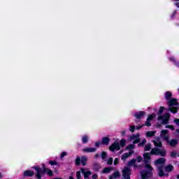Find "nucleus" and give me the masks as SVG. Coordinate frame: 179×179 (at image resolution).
Wrapping results in <instances>:
<instances>
[{
    "instance_id": "7c9ffc66",
    "label": "nucleus",
    "mask_w": 179,
    "mask_h": 179,
    "mask_svg": "<svg viewBox=\"0 0 179 179\" xmlns=\"http://www.w3.org/2000/svg\"><path fill=\"white\" fill-rule=\"evenodd\" d=\"M80 162H81L80 157H77L76 159V164L77 166H80Z\"/></svg>"
},
{
    "instance_id": "c756f323",
    "label": "nucleus",
    "mask_w": 179,
    "mask_h": 179,
    "mask_svg": "<svg viewBox=\"0 0 179 179\" xmlns=\"http://www.w3.org/2000/svg\"><path fill=\"white\" fill-rule=\"evenodd\" d=\"M125 143H127V141H125V139H122V140H120V145L122 148H124V146H125Z\"/></svg>"
},
{
    "instance_id": "c85d7f7f",
    "label": "nucleus",
    "mask_w": 179,
    "mask_h": 179,
    "mask_svg": "<svg viewBox=\"0 0 179 179\" xmlns=\"http://www.w3.org/2000/svg\"><path fill=\"white\" fill-rule=\"evenodd\" d=\"M113 157H109L107 160H106V163L108 166H111V164H113Z\"/></svg>"
},
{
    "instance_id": "dca6fc26",
    "label": "nucleus",
    "mask_w": 179,
    "mask_h": 179,
    "mask_svg": "<svg viewBox=\"0 0 179 179\" xmlns=\"http://www.w3.org/2000/svg\"><path fill=\"white\" fill-rule=\"evenodd\" d=\"M144 115H145V112L143 111H140L135 114V117L138 120H141V118H142V117H143Z\"/></svg>"
},
{
    "instance_id": "680f3d73",
    "label": "nucleus",
    "mask_w": 179,
    "mask_h": 179,
    "mask_svg": "<svg viewBox=\"0 0 179 179\" xmlns=\"http://www.w3.org/2000/svg\"><path fill=\"white\" fill-rule=\"evenodd\" d=\"M177 178L179 179V175H178Z\"/></svg>"
},
{
    "instance_id": "393cba45",
    "label": "nucleus",
    "mask_w": 179,
    "mask_h": 179,
    "mask_svg": "<svg viewBox=\"0 0 179 179\" xmlns=\"http://www.w3.org/2000/svg\"><path fill=\"white\" fill-rule=\"evenodd\" d=\"M171 96H172V94L170 92H166L165 94V97L166 100H171L170 99H171Z\"/></svg>"
},
{
    "instance_id": "0eeeda50",
    "label": "nucleus",
    "mask_w": 179,
    "mask_h": 179,
    "mask_svg": "<svg viewBox=\"0 0 179 179\" xmlns=\"http://www.w3.org/2000/svg\"><path fill=\"white\" fill-rule=\"evenodd\" d=\"M81 173L83 174L84 178H89L92 176V172L86 169H81Z\"/></svg>"
},
{
    "instance_id": "bf43d9fd",
    "label": "nucleus",
    "mask_w": 179,
    "mask_h": 179,
    "mask_svg": "<svg viewBox=\"0 0 179 179\" xmlns=\"http://www.w3.org/2000/svg\"><path fill=\"white\" fill-rule=\"evenodd\" d=\"M0 178H2V173H0Z\"/></svg>"
},
{
    "instance_id": "a19ab883",
    "label": "nucleus",
    "mask_w": 179,
    "mask_h": 179,
    "mask_svg": "<svg viewBox=\"0 0 179 179\" xmlns=\"http://www.w3.org/2000/svg\"><path fill=\"white\" fill-rule=\"evenodd\" d=\"M138 138H139V134H137V135H133L131 136V139H138Z\"/></svg>"
},
{
    "instance_id": "0e129e2a",
    "label": "nucleus",
    "mask_w": 179,
    "mask_h": 179,
    "mask_svg": "<svg viewBox=\"0 0 179 179\" xmlns=\"http://www.w3.org/2000/svg\"><path fill=\"white\" fill-rule=\"evenodd\" d=\"M178 157H179V155H178Z\"/></svg>"
},
{
    "instance_id": "bb28decb",
    "label": "nucleus",
    "mask_w": 179,
    "mask_h": 179,
    "mask_svg": "<svg viewBox=\"0 0 179 179\" xmlns=\"http://www.w3.org/2000/svg\"><path fill=\"white\" fill-rule=\"evenodd\" d=\"M82 141H83V143H87V142H89V136H83Z\"/></svg>"
},
{
    "instance_id": "6ab92c4d",
    "label": "nucleus",
    "mask_w": 179,
    "mask_h": 179,
    "mask_svg": "<svg viewBox=\"0 0 179 179\" xmlns=\"http://www.w3.org/2000/svg\"><path fill=\"white\" fill-rule=\"evenodd\" d=\"M102 145H108L110 143V138L108 137H103L102 138L101 143Z\"/></svg>"
},
{
    "instance_id": "f03ea898",
    "label": "nucleus",
    "mask_w": 179,
    "mask_h": 179,
    "mask_svg": "<svg viewBox=\"0 0 179 179\" xmlns=\"http://www.w3.org/2000/svg\"><path fill=\"white\" fill-rule=\"evenodd\" d=\"M169 106V111L171 113H173V114H177L178 108L177 107H173V106H177L178 105V101L176 98H172L169 99V101L168 102Z\"/></svg>"
},
{
    "instance_id": "4c0bfd02",
    "label": "nucleus",
    "mask_w": 179,
    "mask_h": 179,
    "mask_svg": "<svg viewBox=\"0 0 179 179\" xmlns=\"http://www.w3.org/2000/svg\"><path fill=\"white\" fill-rule=\"evenodd\" d=\"M145 125L146 127H150V125H152V124H150V120H149L148 119H147Z\"/></svg>"
},
{
    "instance_id": "2f4dec72",
    "label": "nucleus",
    "mask_w": 179,
    "mask_h": 179,
    "mask_svg": "<svg viewBox=\"0 0 179 179\" xmlns=\"http://www.w3.org/2000/svg\"><path fill=\"white\" fill-rule=\"evenodd\" d=\"M155 117H156V114L152 113V115H150L148 116L147 120H148L149 121H152V120H153V118H155Z\"/></svg>"
},
{
    "instance_id": "603ef678",
    "label": "nucleus",
    "mask_w": 179,
    "mask_h": 179,
    "mask_svg": "<svg viewBox=\"0 0 179 179\" xmlns=\"http://www.w3.org/2000/svg\"><path fill=\"white\" fill-rule=\"evenodd\" d=\"M100 145H101V143H100V142H96V143H95L96 148H99V146H100Z\"/></svg>"
},
{
    "instance_id": "3c124183",
    "label": "nucleus",
    "mask_w": 179,
    "mask_h": 179,
    "mask_svg": "<svg viewBox=\"0 0 179 179\" xmlns=\"http://www.w3.org/2000/svg\"><path fill=\"white\" fill-rule=\"evenodd\" d=\"M92 179H97V178H99V176H97V174H94V175H92Z\"/></svg>"
},
{
    "instance_id": "423d86ee",
    "label": "nucleus",
    "mask_w": 179,
    "mask_h": 179,
    "mask_svg": "<svg viewBox=\"0 0 179 179\" xmlns=\"http://www.w3.org/2000/svg\"><path fill=\"white\" fill-rule=\"evenodd\" d=\"M120 144L117 142H115L113 144L109 146V150H110L111 152H114V150H120Z\"/></svg>"
},
{
    "instance_id": "473e14b6",
    "label": "nucleus",
    "mask_w": 179,
    "mask_h": 179,
    "mask_svg": "<svg viewBox=\"0 0 179 179\" xmlns=\"http://www.w3.org/2000/svg\"><path fill=\"white\" fill-rule=\"evenodd\" d=\"M147 136L148 137H152V136H155V131H148L146 133Z\"/></svg>"
},
{
    "instance_id": "cd10ccee",
    "label": "nucleus",
    "mask_w": 179,
    "mask_h": 179,
    "mask_svg": "<svg viewBox=\"0 0 179 179\" xmlns=\"http://www.w3.org/2000/svg\"><path fill=\"white\" fill-rule=\"evenodd\" d=\"M151 149H152V145H150V144H147L144 148L145 152H148V151L150 150Z\"/></svg>"
},
{
    "instance_id": "5fc2aeb1",
    "label": "nucleus",
    "mask_w": 179,
    "mask_h": 179,
    "mask_svg": "<svg viewBox=\"0 0 179 179\" xmlns=\"http://www.w3.org/2000/svg\"><path fill=\"white\" fill-rule=\"evenodd\" d=\"M125 132H126L125 131H123L121 132L122 136H125Z\"/></svg>"
},
{
    "instance_id": "4be33fe9",
    "label": "nucleus",
    "mask_w": 179,
    "mask_h": 179,
    "mask_svg": "<svg viewBox=\"0 0 179 179\" xmlns=\"http://www.w3.org/2000/svg\"><path fill=\"white\" fill-rule=\"evenodd\" d=\"M173 169H174V166H173V165H168L165 167V170L168 173L173 171Z\"/></svg>"
},
{
    "instance_id": "49530a36",
    "label": "nucleus",
    "mask_w": 179,
    "mask_h": 179,
    "mask_svg": "<svg viewBox=\"0 0 179 179\" xmlns=\"http://www.w3.org/2000/svg\"><path fill=\"white\" fill-rule=\"evenodd\" d=\"M176 156H177V153L176 152L173 151L171 152V157H176Z\"/></svg>"
},
{
    "instance_id": "8fccbe9b",
    "label": "nucleus",
    "mask_w": 179,
    "mask_h": 179,
    "mask_svg": "<svg viewBox=\"0 0 179 179\" xmlns=\"http://www.w3.org/2000/svg\"><path fill=\"white\" fill-rule=\"evenodd\" d=\"M167 132H169V131H167V130H162L161 131V134H162V135H166Z\"/></svg>"
},
{
    "instance_id": "c03bdc74",
    "label": "nucleus",
    "mask_w": 179,
    "mask_h": 179,
    "mask_svg": "<svg viewBox=\"0 0 179 179\" xmlns=\"http://www.w3.org/2000/svg\"><path fill=\"white\" fill-rule=\"evenodd\" d=\"M82 176H80V171H77L76 173V178L77 179H80Z\"/></svg>"
},
{
    "instance_id": "052dcab7",
    "label": "nucleus",
    "mask_w": 179,
    "mask_h": 179,
    "mask_svg": "<svg viewBox=\"0 0 179 179\" xmlns=\"http://www.w3.org/2000/svg\"><path fill=\"white\" fill-rule=\"evenodd\" d=\"M54 179H62V178H54Z\"/></svg>"
},
{
    "instance_id": "39448f33",
    "label": "nucleus",
    "mask_w": 179,
    "mask_h": 179,
    "mask_svg": "<svg viewBox=\"0 0 179 179\" xmlns=\"http://www.w3.org/2000/svg\"><path fill=\"white\" fill-rule=\"evenodd\" d=\"M158 120L162 121V124H167L170 120V113H165L164 115L159 116Z\"/></svg>"
},
{
    "instance_id": "de8ad7c7",
    "label": "nucleus",
    "mask_w": 179,
    "mask_h": 179,
    "mask_svg": "<svg viewBox=\"0 0 179 179\" xmlns=\"http://www.w3.org/2000/svg\"><path fill=\"white\" fill-rule=\"evenodd\" d=\"M130 131L131 132L135 131V126H130Z\"/></svg>"
},
{
    "instance_id": "f257e3e1",
    "label": "nucleus",
    "mask_w": 179,
    "mask_h": 179,
    "mask_svg": "<svg viewBox=\"0 0 179 179\" xmlns=\"http://www.w3.org/2000/svg\"><path fill=\"white\" fill-rule=\"evenodd\" d=\"M145 169L149 171H143L141 173L142 179H149L152 177V176H153V173H152V171H153V167H152L150 164H147L145 165Z\"/></svg>"
},
{
    "instance_id": "4d7b16f0",
    "label": "nucleus",
    "mask_w": 179,
    "mask_h": 179,
    "mask_svg": "<svg viewBox=\"0 0 179 179\" xmlns=\"http://www.w3.org/2000/svg\"><path fill=\"white\" fill-rule=\"evenodd\" d=\"M176 6L178 8H179V2L176 3Z\"/></svg>"
},
{
    "instance_id": "2eb2a0df",
    "label": "nucleus",
    "mask_w": 179,
    "mask_h": 179,
    "mask_svg": "<svg viewBox=\"0 0 179 179\" xmlns=\"http://www.w3.org/2000/svg\"><path fill=\"white\" fill-rule=\"evenodd\" d=\"M24 176L25 177H33L34 176V172H33V171H25L24 172Z\"/></svg>"
},
{
    "instance_id": "864d4df0",
    "label": "nucleus",
    "mask_w": 179,
    "mask_h": 179,
    "mask_svg": "<svg viewBox=\"0 0 179 179\" xmlns=\"http://www.w3.org/2000/svg\"><path fill=\"white\" fill-rule=\"evenodd\" d=\"M100 157V155L99 154L95 155V159H99Z\"/></svg>"
},
{
    "instance_id": "13d9d810",
    "label": "nucleus",
    "mask_w": 179,
    "mask_h": 179,
    "mask_svg": "<svg viewBox=\"0 0 179 179\" xmlns=\"http://www.w3.org/2000/svg\"><path fill=\"white\" fill-rule=\"evenodd\" d=\"M175 15H177V12L176 11L173 12V16H175Z\"/></svg>"
},
{
    "instance_id": "e2e57ef3",
    "label": "nucleus",
    "mask_w": 179,
    "mask_h": 179,
    "mask_svg": "<svg viewBox=\"0 0 179 179\" xmlns=\"http://www.w3.org/2000/svg\"><path fill=\"white\" fill-rule=\"evenodd\" d=\"M173 1H179V0H173Z\"/></svg>"
},
{
    "instance_id": "09e8293b",
    "label": "nucleus",
    "mask_w": 179,
    "mask_h": 179,
    "mask_svg": "<svg viewBox=\"0 0 179 179\" xmlns=\"http://www.w3.org/2000/svg\"><path fill=\"white\" fill-rule=\"evenodd\" d=\"M173 122H175V124H176V125H178V126H179V119L176 118V119L173 120Z\"/></svg>"
},
{
    "instance_id": "a211bd4d",
    "label": "nucleus",
    "mask_w": 179,
    "mask_h": 179,
    "mask_svg": "<svg viewBox=\"0 0 179 179\" xmlns=\"http://www.w3.org/2000/svg\"><path fill=\"white\" fill-rule=\"evenodd\" d=\"M157 170L159 177H163V176H164V171H163V166H158Z\"/></svg>"
},
{
    "instance_id": "e433bc0d",
    "label": "nucleus",
    "mask_w": 179,
    "mask_h": 179,
    "mask_svg": "<svg viewBox=\"0 0 179 179\" xmlns=\"http://www.w3.org/2000/svg\"><path fill=\"white\" fill-rule=\"evenodd\" d=\"M139 142H141V139L139 138V137H137V138L134 139L133 143L134 145H135V143H139Z\"/></svg>"
},
{
    "instance_id": "4468645a",
    "label": "nucleus",
    "mask_w": 179,
    "mask_h": 179,
    "mask_svg": "<svg viewBox=\"0 0 179 179\" xmlns=\"http://www.w3.org/2000/svg\"><path fill=\"white\" fill-rule=\"evenodd\" d=\"M165 162H166V159L159 158L155 162V166H157V164H164Z\"/></svg>"
},
{
    "instance_id": "20e7f679",
    "label": "nucleus",
    "mask_w": 179,
    "mask_h": 179,
    "mask_svg": "<svg viewBox=\"0 0 179 179\" xmlns=\"http://www.w3.org/2000/svg\"><path fill=\"white\" fill-rule=\"evenodd\" d=\"M34 170H36V178L38 179H41V177L43 175L45 174V167L42 169L40 167H34Z\"/></svg>"
},
{
    "instance_id": "72a5a7b5",
    "label": "nucleus",
    "mask_w": 179,
    "mask_h": 179,
    "mask_svg": "<svg viewBox=\"0 0 179 179\" xmlns=\"http://www.w3.org/2000/svg\"><path fill=\"white\" fill-rule=\"evenodd\" d=\"M49 164L51 166H58V162L57 161H49Z\"/></svg>"
},
{
    "instance_id": "58836bf2",
    "label": "nucleus",
    "mask_w": 179,
    "mask_h": 179,
    "mask_svg": "<svg viewBox=\"0 0 179 179\" xmlns=\"http://www.w3.org/2000/svg\"><path fill=\"white\" fill-rule=\"evenodd\" d=\"M66 155H68V153H66V152H62V154L60 155V158L64 159V157H65V156H66Z\"/></svg>"
},
{
    "instance_id": "5701e85b",
    "label": "nucleus",
    "mask_w": 179,
    "mask_h": 179,
    "mask_svg": "<svg viewBox=\"0 0 179 179\" xmlns=\"http://www.w3.org/2000/svg\"><path fill=\"white\" fill-rule=\"evenodd\" d=\"M127 150H134L135 149V144H129L126 147Z\"/></svg>"
},
{
    "instance_id": "f8f14e48",
    "label": "nucleus",
    "mask_w": 179,
    "mask_h": 179,
    "mask_svg": "<svg viewBox=\"0 0 179 179\" xmlns=\"http://www.w3.org/2000/svg\"><path fill=\"white\" fill-rule=\"evenodd\" d=\"M132 153H134V151H130L129 152L123 154L122 155V160H123V161L127 160V159H128V157H129V156H131V155H132Z\"/></svg>"
},
{
    "instance_id": "412c9836",
    "label": "nucleus",
    "mask_w": 179,
    "mask_h": 179,
    "mask_svg": "<svg viewBox=\"0 0 179 179\" xmlns=\"http://www.w3.org/2000/svg\"><path fill=\"white\" fill-rule=\"evenodd\" d=\"M101 169V166H100V164L99 163H95L93 165V170H94V171H99V170H100Z\"/></svg>"
},
{
    "instance_id": "37998d69",
    "label": "nucleus",
    "mask_w": 179,
    "mask_h": 179,
    "mask_svg": "<svg viewBox=\"0 0 179 179\" xmlns=\"http://www.w3.org/2000/svg\"><path fill=\"white\" fill-rule=\"evenodd\" d=\"M166 128H169V129H171L172 131H174V126L173 125H166Z\"/></svg>"
},
{
    "instance_id": "aec40b11",
    "label": "nucleus",
    "mask_w": 179,
    "mask_h": 179,
    "mask_svg": "<svg viewBox=\"0 0 179 179\" xmlns=\"http://www.w3.org/2000/svg\"><path fill=\"white\" fill-rule=\"evenodd\" d=\"M120 172L115 171V173H113L112 176L109 177V179H117L118 177H120Z\"/></svg>"
},
{
    "instance_id": "c9c22d12",
    "label": "nucleus",
    "mask_w": 179,
    "mask_h": 179,
    "mask_svg": "<svg viewBox=\"0 0 179 179\" xmlns=\"http://www.w3.org/2000/svg\"><path fill=\"white\" fill-rule=\"evenodd\" d=\"M163 111H164V107L161 106V107L159 108V112H158V114L160 115L161 114L163 113Z\"/></svg>"
},
{
    "instance_id": "f704fd0d",
    "label": "nucleus",
    "mask_w": 179,
    "mask_h": 179,
    "mask_svg": "<svg viewBox=\"0 0 179 179\" xmlns=\"http://www.w3.org/2000/svg\"><path fill=\"white\" fill-rule=\"evenodd\" d=\"M101 159H104L107 158V152H102L101 155Z\"/></svg>"
},
{
    "instance_id": "a18cd8bd",
    "label": "nucleus",
    "mask_w": 179,
    "mask_h": 179,
    "mask_svg": "<svg viewBox=\"0 0 179 179\" xmlns=\"http://www.w3.org/2000/svg\"><path fill=\"white\" fill-rule=\"evenodd\" d=\"M146 143V140H143L141 143H138V146H143Z\"/></svg>"
},
{
    "instance_id": "a878e982",
    "label": "nucleus",
    "mask_w": 179,
    "mask_h": 179,
    "mask_svg": "<svg viewBox=\"0 0 179 179\" xmlns=\"http://www.w3.org/2000/svg\"><path fill=\"white\" fill-rule=\"evenodd\" d=\"M86 162H87V158L86 157H81V163L83 166H86Z\"/></svg>"
},
{
    "instance_id": "6e6552de",
    "label": "nucleus",
    "mask_w": 179,
    "mask_h": 179,
    "mask_svg": "<svg viewBox=\"0 0 179 179\" xmlns=\"http://www.w3.org/2000/svg\"><path fill=\"white\" fill-rule=\"evenodd\" d=\"M167 143L171 148H176V145H178V141L177 139L167 140Z\"/></svg>"
},
{
    "instance_id": "7ed1b4c3",
    "label": "nucleus",
    "mask_w": 179,
    "mask_h": 179,
    "mask_svg": "<svg viewBox=\"0 0 179 179\" xmlns=\"http://www.w3.org/2000/svg\"><path fill=\"white\" fill-rule=\"evenodd\" d=\"M151 155H155V156H162V157H164L166 156V150L164 149H159L157 148H154L151 150V152H150Z\"/></svg>"
},
{
    "instance_id": "ddd939ff",
    "label": "nucleus",
    "mask_w": 179,
    "mask_h": 179,
    "mask_svg": "<svg viewBox=\"0 0 179 179\" xmlns=\"http://www.w3.org/2000/svg\"><path fill=\"white\" fill-rule=\"evenodd\" d=\"M150 155H152L150 152H145L143 155V157H144V162L145 163H148L149 162V160H150Z\"/></svg>"
},
{
    "instance_id": "9d476101",
    "label": "nucleus",
    "mask_w": 179,
    "mask_h": 179,
    "mask_svg": "<svg viewBox=\"0 0 179 179\" xmlns=\"http://www.w3.org/2000/svg\"><path fill=\"white\" fill-rule=\"evenodd\" d=\"M153 143L155 146L157 148H162V141H160V138H157L153 141Z\"/></svg>"
},
{
    "instance_id": "f3484780",
    "label": "nucleus",
    "mask_w": 179,
    "mask_h": 179,
    "mask_svg": "<svg viewBox=\"0 0 179 179\" xmlns=\"http://www.w3.org/2000/svg\"><path fill=\"white\" fill-rule=\"evenodd\" d=\"M113 170H114V168H113V167H106V168L103 169V170L102 171V173L103 174H107V173L113 171Z\"/></svg>"
},
{
    "instance_id": "9b49d317",
    "label": "nucleus",
    "mask_w": 179,
    "mask_h": 179,
    "mask_svg": "<svg viewBox=\"0 0 179 179\" xmlns=\"http://www.w3.org/2000/svg\"><path fill=\"white\" fill-rule=\"evenodd\" d=\"M127 165L129 166H134V169H136V167H138V166L136 165V159H132L131 160L127 162Z\"/></svg>"
},
{
    "instance_id": "79ce46f5",
    "label": "nucleus",
    "mask_w": 179,
    "mask_h": 179,
    "mask_svg": "<svg viewBox=\"0 0 179 179\" xmlns=\"http://www.w3.org/2000/svg\"><path fill=\"white\" fill-rule=\"evenodd\" d=\"M136 162H138V163H141V162H142V157L141 156H138Z\"/></svg>"
},
{
    "instance_id": "ea45409f",
    "label": "nucleus",
    "mask_w": 179,
    "mask_h": 179,
    "mask_svg": "<svg viewBox=\"0 0 179 179\" xmlns=\"http://www.w3.org/2000/svg\"><path fill=\"white\" fill-rule=\"evenodd\" d=\"M118 163H120V158H115L114 160V165L117 166V164H118Z\"/></svg>"
},
{
    "instance_id": "6e6d98bb",
    "label": "nucleus",
    "mask_w": 179,
    "mask_h": 179,
    "mask_svg": "<svg viewBox=\"0 0 179 179\" xmlns=\"http://www.w3.org/2000/svg\"><path fill=\"white\" fill-rule=\"evenodd\" d=\"M143 126H139L138 127H136V129H141V128H142Z\"/></svg>"
},
{
    "instance_id": "1a4fd4ad",
    "label": "nucleus",
    "mask_w": 179,
    "mask_h": 179,
    "mask_svg": "<svg viewBox=\"0 0 179 179\" xmlns=\"http://www.w3.org/2000/svg\"><path fill=\"white\" fill-rule=\"evenodd\" d=\"M96 150H97L96 148L89 147L83 149V152L85 153H93V152H96Z\"/></svg>"
},
{
    "instance_id": "b1692460",
    "label": "nucleus",
    "mask_w": 179,
    "mask_h": 179,
    "mask_svg": "<svg viewBox=\"0 0 179 179\" xmlns=\"http://www.w3.org/2000/svg\"><path fill=\"white\" fill-rule=\"evenodd\" d=\"M45 173H47L48 176H52L53 175L52 170L48 168H45Z\"/></svg>"
}]
</instances>
